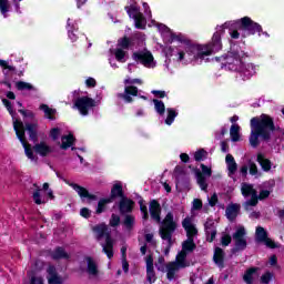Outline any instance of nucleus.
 <instances>
[{
	"instance_id": "obj_1",
	"label": "nucleus",
	"mask_w": 284,
	"mask_h": 284,
	"mask_svg": "<svg viewBox=\"0 0 284 284\" xmlns=\"http://www.w3.org/2000/svg\"><path fill=\"white\" fill-rule=\"evenodd\" d=\"M281 126H276L274 123V118L272 115L262 113L260 116H254L251 119V135L250 144L253 148H258L262 141H270L274 132H278Z\"/></svg>"
},
{
	"instance_id": "obj_2",
	"label": "nucleus",
	"mask_w": 284,
	"mask_h": 284,
	"mask_svg": "<svg viewBox=\"0 0 284 284\" xmlns=\"http://www.w3.org/2000/svg\"><path fill=\"white\" fill-rule=\"evenodd\" d=\"M184 50L189 57H194L195 59H205V57H210L211 54H214V52H220V50H223L221 33L216 31L212 37V41L204 45L194 44L192 41H189Z\"/></svg>"
},
{
	"instance_id": "obj_3",
	"label": "nucleus",
	"mask_w": 284,
	"mask_h": 284,
	"mask_svg": "<svg viewBox=\"0 0 284 284\" xmlns=\"http://www.w3.org/2000/svg\"><path fill=\"white\" fill-rule=\"evenodd\" d=\"M179 224L174 221V213L169 212L161 222L159 230L160 237L162 241H166V247H172L174 242L172 241L173 234L176 232Z\"/></svg>"
},
{
	"instance_id": "obj_4",
	"label": "nucleus",
	"mask_w": 284,
	"mask_h": 284,
	"mask_svg": "<svg viewBox=\"0 0 284 284\" xmlns=\"http://www.w3.org/2000/svg\"><path fill=\"white\" fill-rule=\"evenodd\" d=\"M133 211L134 202L132 201V199L128 196L122 197L119 202V212L122 216H124L122 225H124L128 232H132L134 230V224L136 223V219L134 217V215H132Z\"/></svg>"
},
{
	"instance_id": "obj_5",
	"label": "nucleus",
	"mask_w": 284,
	"mask_h": 284,
	"mask_svg": "<svg viewBox=\"0 0 284 284\" xmlns=\"http://www.w3.org/2000/svg\"><path fill=\"white\" fill-rule=\"evenodd\" d=\"M235 27L244 32L242 34L244 39L245 37H252L254 34L261 37V32H263V27L260 23L254 22L250 17H243L235 20Z\"/></svg>"
},
{
	"instance_id": "obj_6",
	"label": "nucleus",
	"mask_w": 284,
	"mask_h": 284,
	"mask_svg": "<svg viewBox=\"0 0 284 284\" xmlns=\"http://www.w3.org/2000/svg\"><path fill=\"white\" fill-rule=\"evenodd\" d=\"M13 130L20 143L24 148L26 156H28V159H30L31 161H34V148H32V145H30V143H28V140L26 139V129L23 128V122L16 120L13 122Z\"/></svg>"
},
{
	"instance_id": "obj_7",
	"label": "nucleus",
	"mask_w": 284,
	"mask_h": 284,
	"mask_svg": "<svg viewBox=\"0 0 284 284\" xmlns=\"http://www.w3.org/2000/svg\"><path fill=\"white\" fill-rule=\"evenodd\" d=\"M245 57V51L240 49H231L226 54L222 55L220 59L222 65L227 68V70H237L239 65L234 64V61L239 63V59H243Z\"/></svg>"
},
{
	"instance_id": "obj_8",
	"label": "nucleus",
	"mask_w": 284,
	"mask_h": 284,
	"mask_svg": "<svg viewBox=\"0 0 284 284\" xmlns=\"http://www.w3.org/2000/svg\"><path fill=\"white\" fill-rule=\"evenodd\" d=\"M245 227H239L233 234L234 247L231 248V253L237 254V252H245L247 250V240L245 239Z\"/></svg>"
},
{
	"instance_id": "obj_9",
	"label": "nucleus",
	"mask_w": 284,
	"mask_h": 284,
	"mask_svg": "<svg viewBox=\"0 0 284 284\" xmlns=\"http://www.w3.org/2000/svg\"><path fill=\"white\" fill-rule=\"evenodd\" d=\"M74 106L82 116H88L90 114V108H97V101L90 97H81L74 101Z\"/></svg>"
},
{
	"instance_id": "obj_10",
	"label": "nucleus",
	"mask_w": 284,
	"mask_h": 284,
	"mask_svg": "<svg viewBox=\"0 0 284 284\" xmlns=\"http://www.w3.org/2000/svg\"><path fill=\"white\" fill-rule=\"evenodd\" d=\"M133 61L141 63L144 68H150L154 63V55L150 51H136L132 54Z\"/></svg>"
},
{
	"instance_id": "obj_11",
	"label": "nucleus",
	"mask_w": 284,
	"mask_h": 284,
	"mask_svg": "<svg viewBox=\"0 0 284 284\" xmlns=\"http://www.w3.org/2000/svg\"><path fill=\"white\" fill-rule=\"evenodd\" d=\"M202 172L197 170L195 172L197 184L200 185L201 190L204 192L207 190V182L205 180V176H212V169L207 168L205 164L200 165Z\"/></svg>"
},
{
	"instance_id": "obj_12",
	"label": "nucleus",
	"mask_w": 284,
	"mask_h": 284,
	"mask_svg": "<svg viewBox=\"0 0 284 284\" xmlns=\"http://www.w3.org/2000/svg\"><path fill=\"white\" fill-rule=\"evenodd\" d=\"M146 264V281L150 284L156 283V272L154 271V256L149 254L145 257Z\"/></svg>"
},
{
	"instance_id": "obj_13",
	"label": "nucleus",
	"mask_w": 284,
	"mask_h": 284,
	"mask_svg": "<svg viewBox=\"0 0 284 284\" xmlns=\"http://www.w3.org/2000/svg\"><path fill=\"white\" fill-rule=\"evenodd\" d=\"M70 187H72L74 190V192H77V194L80 196V199H82V201L84 199H88V201H98L99 197L94 194H91L90 191H88V189L71 182L69 183Z\"/></svg>"
},
{
	"instance_id": "obj_14",
	"label": "nucleus",
	"mask_w": 284,
	"mask_h": 284,
	"mask_svg": "<svg viewBox=\"0 0 284 284\" xmlns=\"http://www.w3.org/2000/svg\"><path fill=\"white\" fill-rule=\"evenodd\" d=\"M243 81H250L256 74V67L253 63L243 64L237 71Z\"/></svg>"
},
{
	"instance_id": "obj_15",
	"label": "nucleus",
	"mask_w": 284,
	"mask_h": 284,
	"mask_svg": "<svg viewBox=\"0 0 284 284\" xmlns=\"http://www.w3.org/2000/svg\"><path fill=\"white\" fill-rule=\"evenodd\" d=\"M132 97H139V88L134 85H128L124 88V93H119L118 98L123 99L125 103H132L134 99Z\"/></svg>"
},
{
	"instance_id": "obj_16",
	"label": "nucleus",
	"mask_w": 284,
	"mask_h": 284,
	"mask_svg": "<svg viewBox=\"0 0 284 284\" xmlns=\"http://www.w3.org/2000/svg\"><path fill=\"white\" fill-rule=\"evenodd\" d=\"M149 212L153 221L161 223V203H159L156 200H151L149 204Z\"/></svg>"
},
{
	"instance_id": "obj_17",
	"label": "nucleus",
	"mask_w": 284,
	"mask_h": 284,
	"mask_svg": "<svg viewBox=\"0 0 284 284\" xmlns=\"http://www.w3.org/2000/svg\"><path fill=\"white\" fill-rule=\"evenodd\" d=\"M102 252L108 256V258H114V240H112V234H108L105 243L102 244Z\"/></svg>"
},
{
	"instance_id": "obj_18",
	"label": "nucleus",
	"mask_w": 284,
	"mask_h": 284,
	"mask_svg": "<svg viewBox=\"0 0 284 284\" xmlns=\"http://www.w3.org/2000/svg\"><path fill=\"white\" fill-rule=\"evenodd\" d=\"M213 261L220 270L225 267V251L219 246L214 248Z\"/></svg>"
},
{
	"instance_id": "obj_19",
	"label": "nucleus",
	"mask_w": 284,
	"mask_h": 284,
	"mask_svg": "<svg viewBox=\"0 0 284 284\" xmlns=\"http://www.w3.org/2000/svg\"><path fill=\"white\" fill-rule=\"evenodd\" d=\"M53 261H70V254L63 246H57L50 254Z\"/></svg>"
},
{
	"instance_id": "obj_20",
	"label": "nucleus",
	"mask_w": 284,
	"mask_h": 284,
	"mask_svg": "<svg viewBox=\"0 0 284 284\" xmlns=\"http://www.w3.org/2000/svg\"><path fill=\"white\" fill-rule=\"evenodd\" d=\"M47 274H49L48 283L49 284H63V280L57 273V267L54 265H49L47 268Z\"/></svg>"
},
{
	"instance_id": "obj_21",
	"label": "nucleus",
	"mask_w": 284,
	"mask_h": 284,
	"mask_svg": "<svg viewBox=\"0 0 284 284\" xmlns=\"http://www.w3.org/2000/svg\"><path fill=\"white\" fill-rule=\"evenodd\" d=\"M33 151L36 152V154H39V156L42 158L52 154V148H50V145H48L45 142H36V144L33 145Z\"/></svg>"
},
{
	"instance_id": "obj_22",
	"label": "nucleus",
	"mask_w": 284,
	"mask_h": 284,
	"mask_svg": "<svg viewBox=\"0 0 284 284\" xmlns=\"http://www.w3.org/2000/svg\"><path fill=\"white\" fill-rule=\"evenodd\" d=\"M125 197V193L123 192V184L121 182H118L115 184H113L112 189H111V195L109 199H111V202L114 201V199H124Z\"/></svg>"
},
{
	"instance_id": "obj_23",
	"label": "nucleus",
	"mask_w": 284,
	"mask_h": 284,
	"mask_svg": "<svg viewBox=\"0 0 284 284\" xmlns=\"http://www.w3.org/2000/svg\"><path fill=\"white\" fill-rule=\"evenodd\" d=\"M87 262V272L90 276H99V266L92 256L84 257Z\"/></svg>"
},
{
	"instance_id": "obj_24",
	"label": "nucleus",
	"mask_w": 284,
	"mask_h": 284,
	"mask_svg": "<svg viewBox=\"0 0 284 284\" xmlns=\"http://www.w3.org/2000/svg\"><path fill=\"white\" fill-rule=\"evenodd\" d=\"M24 131L27 130L30 141L33 143H39V134L37 133V124L26 123L23 125Z\"/></svg>"
},
{
	"instance_id": "obj_25",
	"label": "nucleus",
	"mask_w": 284,
	"mask_h": 284,
	"mask_svg": "<svg viewBox=\"0 0 284 284\" xmlns=\"http://www.w3.org/2000/svg\"><path fill=\"white\" fill-rule=\"evenodd\" d=\"M225 162L229 170V176H232V174H236V170H239V164H236L234 155L227 154L225 158Z\"/></svg>"
},
{
	"instance_id": "obj_26",
	"label": "nucleus",
	"mask_w": 284,
	"mask_h": 284,
	"mask_svg": "<svg viewBox=\"0 0 284 284\" xmlns=\"http://www.w3.org/2000/svg\"><path fill=\"white\" fill-rule=\"evenodd\" d=\"M187 258V253L185 251H180L175 257V263L178 267H181L182 270L185 267H190V263L186 261Z\"/></svg>"
},
{
	"instance_id": "obj_27",
	"label": "nucleus",
	"mask_w": 284,
	"mask_h": 284,
	"mask_svg": "<svg viewBox=\"0 0 284 284\" xmlns=\"http://www.w3.org/2000/svg\"><path fill=\"white\" fill-rule=\"evenodd\" d=\"M241 210V205L231 204L226 207L225 214L229 221H234L239 216V211Z\"/></svg>"
},
{
	"instance_id": "obj_28",
	"label": "nucleus",
	"mask_w": 284,
	"mask_h": 284,
	"mask_svg": "<svg viewBox=\"0 0 284 284\" xmlns=\"http://www.w3.org/2000/svg\"><path fill=\"white\" fill-rule=\"evenodd\" d=\"M93 232L97 234L98 241H101L103 237L108 239V234H111L110 231H108V225L105 224L95 225L93 227Z\"/></svg>"
},
{
	"instance_id": "obj_29",
	"label": "nucleus",
	"mask_w": 284,
	"mask_h": 284,
	"mask_svg": "<svg viewBox=\"0 0 284 284\" xmlns=\"http://www.w3.org/2000/svg\"><path fill=\"white\" fill-rule=\"evenodd\" d=\"M61 141V150H68L69 148H72V145H74V141H77V138H74V134L69 133L68 135H62Z\"/></svg>"
},
{
	"instance_id": "obj_30",
	"label": "nucleus",
	"mask_w": 284,
	"mask_h": 284,
	"mask_svg": "<svg viewBox=\"0 0 284 284\" xmlns=\"http://www.w3.org/2000/svg\"><path fill=\"white\" fill-rule=\"evenodd\" d=\"M257 163L261 165V168L264 172H270V170H272V161H270V159L265 158V155H263V153L257 154Z\"/></svg>"
},
{
	"instance_id": "obj_31",
	"label": "nucleus",
	"mask_w": 284,
	"mask_h": 284,
	"mask_svg": "<svg viewBox=\"0 0 284 284\" xmlns=\"http://www.w3.org/2000/svg\"><path fill=\"white\" fill-rule=\"evenodd\" d=\"M179 270L182 268L174 262H170L169 264H166V278L169 281H174V276L176 275V272H179Z\"/></svg>"
},
{
	"instance_id": "obj_32",
	"label": "nucleus",
	"mask_w": 284,
	"mask_h": 284,
	"mask_svg": "<svg viewBox=\"0 0 284 284\" xmlns=\"http://www.w3.org/2000/svg\"><path fill=\"white\" fill-rule=\"evenodd\" d=\"M39 110L44 112L45 119H49V121H54L57 119L54 114H57V109L49 108L48 104H41Z\"/></svg>"
},
{
	"instance_id": "obj_33",
	"label": "nucleus",
	"mask_w": 284,
	"mask_h": 284,
	"mask_svg": "<svg viewBox=\"0 0 284 284\" xmlns=\"http://www.w3.org/2000/svg\"><path fill=\"white\" fill-rule=\"evenodd\" d=\"M196 250V243H194V239H186L184 242H182V251L186 254H191V252H194Z\"/></svg>"
},
{
	"instance_id": "obj_34",
	"label": "nucleus",
	"mask_w": 284,
	"mask_h": 284,
	"mask_svg": "<svg viewBox=\"0 0 284 284\" xmlns=\"http://www.w3.org/2000/svg\"><path fill=\"white\" fill-rule=\"evenodd\" d=\"M241 126L239 124H233L230 129L231 140L233 143L241 141Z\"/></svg>"
},
{
	"instance_id": "obj_35",
	"label": "nucleus",
	"mask_w": 284,
	"mask_h": 284,
	"mask_svg": "<svg viewBox=\"0 0 284 284\" xmlns=\"http://www.w3.org/2000/svg\"><path fill=\"white\" fill-rule=\"evenodd\" d=\"M256 241L258 243H264L267 241V231L263 226H257L255 231Z\"/></svg>"
},
{
	"instance_id": "obj_36",
	"label": "nucleus",
	"mask_w": 284,
	"mask_h": 284,
	"mask_svg": "<svg viewBox=\"0 0 284 284\" xmlns=\"http://www.w3.org/2000/svg\"><path fill=\"white\" fill-rule=\"evenodd\" d=\"M254 274H256V267H251L246 270L243 276V281L246 284H254Z\"/></svg>"
},
{
	"instance_id": "obj_37",
	"label": "nucleus",
	"mask_w": 284,
	"mask_h": 284,
	"mask_svg": "<svg viewBox=\"0 0 284 284\" xmlns=\"http://www.w3.org/2000/svg\"><path fill=\"white\" fill-rule=\"evenodd\" d=\"M109 203H112V199L103 197L98 202V207L95 210V214H103L105 212V207Z\"/></svg>"
},
{
	"instance_id": "obj_38",
	"label": "nucleus",
	"mask_w": 284,
	"mask_h": 284,
	"mask_svg": "<svg viewBox=\"0 0 284 284\" xmlns=\"http://www.w3.org/2000/svg\"><path fill=\"white\" fill-rule=\"evenodd\" d=\"M134 23H135L136 30H145V26L148 21L145 20V17L143 16V13H139V16L134 18Z\"/></svg>"
},
{
	"instance_id": "obj_39",
	"label": "nucleus",
	"mask_w": 284,
	"mask_h": 284,
	"mask_svg": "<svg viewBox=\"0 0 284 284\" xmlns=\"http://www.w3.org/2000/svg\"><path fill=\"white\" fill-rule=\"evenodd\" d=\"M154 110L160 115L163 116L165 114V103L159 99H153Z\"/></svg>"
},
{
	"instance_id": "obj_40",
	"label": "nucleus",
	"mask_w": 284,
	"mask_h": 284,
	"mask_svg": "<svg viewBox=\"0 0 284 284\" xmlns=\"http://www.w3.org/2000/svg\"><path fill=\"white\" fill-rule=\"evenodd\" d=\"M166 112H168V116L165 119V124L172 125V123H174V119H176V116H179V113L176 112V110H174L172 108H168Z\"/></svg>"
},
{
	"instance_id": "obj_41",
	"label": "nucleus",
	"mask_w": 284,
	"mask_h": 284,
	"mask_svg": "<svg viewBox=\"0 0 284 284\" xmlns=\"http://www.w3.org/2000/svg\"><path fill=\"white\" fill-rule=\"evenodd\" d=\"M33 187H37L32 194L33 202L36 203V205H43V203H45V201L41 200V190L39 189V185H37V183H34Z\"/></svg>"
},
{
	"instance_id": "obj_42",
	"label": "nucleus",
	"mask_w": 284,
	"mask_h": 284,
	"mask_svg": "<svg viewBox=\"0 0 284 284\" xmlns=\"http://www.w3.org/2000/svg\"><path fill=\"white\" fill-rule=\"evenodd\" d=\"M241 190L242 195L245 196V199H247V196H253L254 194H256V191L252 184H243Z\"/></svg>"
},
{
	"instance_id": "obj_43",
	"label": "nucleus",
	"mask_w": 284,
	"mask_h": 284,
	"mask_svg": "<svg viewBox=\"0 0 284 284\" xmlns=\"http://www.w3.org/2000/svg\"><path fill=\"white\" fill-rule=\"evenodd\" d=\"M118 45L121 50H130V45H132V40L124 36L123 38L118 40Z\"/></svg>"
},
{
	"instance_id": "obj_44",
	"label": "nucleus",
	"mask_w": 284,
	"mask_h": 284,
	"mask_svg": "<svg viewBox=\"0 0 284 284\" xmlns=\"http://www.w3.org/2000/svg\"><path fill=\"white\" fill-rule=\"evenodd\" d=\"M138 203L140 205V212L143 214L142 215L143 221H148V219H150V213H148V205H145V200H143L140 196V200Z\"/></svg>"
},
{
	"instance_id": "obj_45",
	"label": "nucleus",
	"mask_w": 284,
	"mask_h": 284,
	"mask_svg": "<svg viewBox=\"0 0 284 284\" xmlns=\"http://www.w3.org/2000/svg\"><path fill=\"white\" fill-rule=\"evenodd\" d=\"M16 88L20 92H23V90H28L29 92L32 91V90H37V88H34V85H32L31 83L23 82V81H18L16 83Z\"/></svg>"
},
{
	"instance_id": "obj_46",
	"label": "nucleus",
	"mask_w": 284,
	"mask_h": 284,
	"mask_svg": "<svg viewBox=\"0 0 284 284\" xmlns=\"http://www.w3.org/2000/svg\"><path fill=\"white\" fill-rule=\"evenodd\" d=\"M174 41H179V43H184V45L190 43V39L184 38L183 34L171 33L170 42L174 43Z\"/></svg>"
},
{
	"instance_id": "obj_47",
	"label": "nucleus",
	"mask_w": 284,
	"mask_h": 284,
	"mask_svg": "<svg viewBox=\"0 0 284 284\" xmlns=\"http://www.w3.org/2000/svg\"><path fill=\"white\" fill-rule=\"evenodd\" d=\"M124 10L129 14L130 19H136L141 12H139V9L135 6H126L124 7Z\"/></svg>"
},
{
	"instance_id": "obj_48",
	"label": "nucleus",
	"mask_w": 284,
	"mask_h": 284,
	"mask_svg": "<svg viewBox=\"0 0 284 284\" xmlns=\"http://www.w3.org/2000/svg\"><path fill=\"white\" fill-rule=\"evenodd\" d=\"M207 159V151L205 149H200L194 153V160L197 163H201V161H205Z\"/></svg>"
},
{
	"instance_id": "obj_49",
	"label": "nucleus",
	"mask_w": 284,
	"mask_h": 284,
	"mask_svg": "<svg viewBox=\"0 0 284 284\" xmlns=\"http://www.w3.org/2000/svg\"><path fill=\"white\" fill-rule=\"evenodd\" d=\"M256 205H258V195L256 193L251 195V199L244 203L245 210L247 207H256Z\"/></svg>"
},
{
	"instance_id": "obj_50",
	"label": "nucleus",
	"mask_w": 284,
	"mask_h": 284,
	"mask_svg": "<svg viewBox=\"0 0 284 284\" xmlns=\"http://www.w3.org/2000/svg\"><path fill=\"white\" fill-rule=\"evenodd\" d=\"M114 57L119 63H125V51L123 49H115Z\"/></svg>"
},
{
	"instance_id": "obj_51",
	"label": "nucleus",
	"mask_w": 284,
	"mask_h": 284,
	"mask_svg": "<svg viewBox=\"0 0 284 284\" xmlns=\"http://www.w3.org/2000/svg\"><path fill=\"white\" fill-rule=\"evenodd\" d=\"M0 12L3 16H6V14H8V12H10V1L0 0Z\"/></svg>"
},
{
	"instance_id": "obj_52",
	"label": "nucleus",
	"mask_w": 284,
	"mask_h": 284,
	"mask_svg": "<svg viewBox=\"0 0 284 284\" xmlns=\"http://www.w3.org/2000/svg\"><path fill=\"white\" fill-rule=\"evenodd\" d=\"M204 230L206 236H210V232H212V230H216V226H214V221L207 219V221L204 223Z\"/></svg>"
},
{
	"instance_id": "obj_53",
	"label": "nucleus",
	"mask_w": 284,
	"mask_h": 284,
	"mask_svg": "<svg viewBox=\"0 0 284 284\" xmlns=\"http://www.w3.org/2000/svg\"><path fill=\"white\" fill-rule=\"evenodd\" d=\"M109 225L111 227H119V225H121V217L116 214H112L111 215V219H110V222H109Z\"/></svg>"
},
{
	"instance_id": "obj_54",
	"label": "nucleus",
	"mask_w": 284,
	"mask_h": 284,
	"mask_svg": "<svg viewBox=\"0 0 284 284\" xmlns=\"http://www.w3.org/2000/svg\"><path fill=\"white\" fill-rule=\"evenodd\" d=\"M185 232H186V237L193 239V240L196 236V234H199V230H196V226H194V225L186 229Z\"/></svg>"
},
{
	"instance_id": "obj_55",
	"label": "nucleus",
	"mask_w": 284,
	"mask_h": 284,
	"mask_svg": "<svg viewBox=\"0 0 284 284\" xmlns=\"http://www.w3.org/2000/svg\"><path fill=\"white\" fill-rule=\"evenodd\" d=\"M266 247H270V250H278V247H281L278 245V243L274 242V240L267 237L265 241H264Z\"/></svg>"
},
{
	"instance_id": "obj_56",
	"label": "nucleus",
	"mask_w": 284,
	"mask_h": 284,
	"mask_svg": "<svg viewBox=\"0 0 284 284\" xmlns=\"http://www.w3.org/2000/svg\"><path fill=\"white\" fill-rule=\"evenodd\" d=\"M3 105L7 108L9 114H11L12 116H14V109L12 108V102H10V100L8 99H3L2 100Z\"/></svg>"
},
{
	"instance_id": "obj_57",
	"label": "nucleus",
	"mask_w": 284,
	"mask_h": 284,
	"mask_svg": "<svg viewBox=\"0 0 284 284\" xmlns=\"http://www.w3.org/2000/svg\"><path fill=\"white\" fill-rule=\"evenodd\" d=\"M232 243V236L230 234H224L221 237V244L223 245V247H227V245H230Z\"/></svg>"
},
{
	"instance_id": "obj_58",
	"label": "nucleus",
	"mask_w": 284,
	"mask_h": 284,
	"mask_svg": "<svg viewBox=\"0 0 284 284\" xmlns=\"http://www.w3.org/2000/svg\"><path fill=\"white\" fill-rule=\"evenodd\" d=\"M164 266H165V257L163 256H160L158 258V263H155V267L159 272H163L164 270Z\"/></svg>"
},
{
	"instance_id": "obj_59",
	"label": "nucleus",
	"mask_w": 284,
	"mask_h": 284,
	"mask_svg": "<svg viewBox=\"0 0 284 284\" xmlns=\"http://www.w3.org/2000/svg\"><path fill=\"white\" fill-rule=\"evenodd\" d=\"M274 275L271 273V272H266L265 274H263L262 276H261V283H263V284H270V281H272V277H273Z\"/></svg>"
},
{
	"instance_id": "obj_60",
	"label": "nucleus",
	"mask_w": 284,
	"mask_h": 284,
	"mask_svg": "<svg viewBox=\"0 0 284 284\" xmlns=\"http://www.w3.org/2000/svg\"><path fill=\"white\" fill-rule=\"evenodd\" d=\"M80 216H82L83 219H90V216H92V211H90V209L88 207H82L80 210Z\"/></svg>"
},
{
	"instance_id": "obj_61",
	"label": "nucleus",
	"mask_w": 284,
	"mask_h": 284,
	"mask_svg": "<svg viewBox=\"0 0 284 284\" xmlns=\"http://www.w3.org/2000/svg\"><path fill=\"white\" fill-rule=\"evenodd\" d=\"M59 134H61V129L59 128L51 129L50 136L51 139H53V141H57V139H59Z\"/></svg>"
},
{
	"instance_id": "obj_62",
	"label": "nucleus",
	"mask_w": 284,
	"mask_h": 284,
	"mask_svg": "<svg viewBox=\"0 0 284 284\" xmlns=\"http://www.w3.org/2000/svg\"><path fill=\"white\" fill-rule=\"evenodd\" d=\"M194 224H192V220L190 217H185L183 221H182V227L186 231V230H190V227H193Z\"/></svg>"
},
{
	"instance_id": "obj_63",
	"label": "nucleus",
	"mask_w": 284,
	"mask_h": 284,
	"mask_svg": "<svg viewBox=\"0 0 284 284\" xmlns=\"http://www.w3.org/2000/svg\"><path fill=\"white\" fill-rule=\"evenodd\" d=\"M257 199H258V201H265V199H270V191H267V190L260 191Z\"/></svg>"
},
{
	"instance_id": "obj_64",
	"label": "nucleus",
	"mask_w": 284,
	"mask_h": 284,
	"mask_svg": "<svg viewBox=\"0 0 284 284\" xmlns=\"http://www.w3.org/2000/svg\"><path fill=\"white\" fill-rule=\"evenodd\" d=\"M87 88H97V80L94 78H88L85 80Z\"/></svg>"
}]
</instances>
